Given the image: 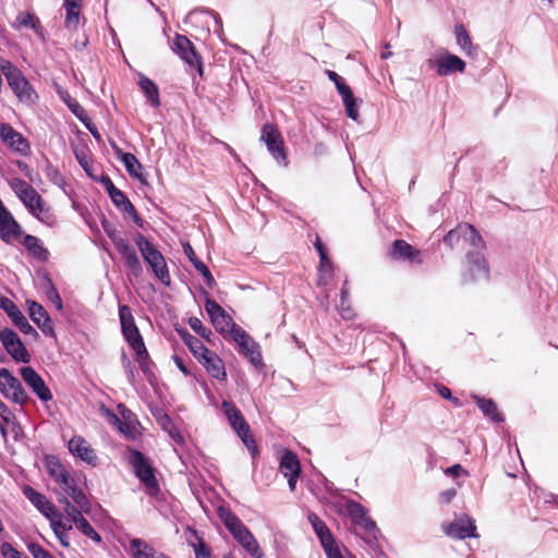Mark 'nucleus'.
Listing matches in <instances>:
<instances>
[{"label": "nucleus", "instance_id": "nucleus-1", "mask_svg": "<svg viewBox=\"0 0 558 558\" xmlns=\"http://www.w3.org/2000/svg\"><path fill=\"white\" fill-rule=\"evenodd\" d=\"M46 469L49 476L58 484L64 493L63 496H70L77 507L82 508L85 513H89L92 505L82 489L76 485L74 477L70 474L58 458L51 456L46 458Z\"/></svg>", "mask_w": 558, "mask_h": 558}, {"label": "nucleus", "instance_id": "nucleus-2", "mask_svg": "<svg viewBox=\"0 0 558 558\" xmlns=\"http://www.w3.org/2000/svg\"><path fill=\"white\" fill-rule=\"evenodd\" d=\"M222 410L229 421V424L233 430L241 438L245 447L251 452L252 457L255 458L258 454L256 442L251 435V428L245 418L243 417L240 410L230 401H222Z\"/></svg>", "mask_w": 558, "mask_h": 558}, {"label": "nucleus", "instance_id": "nucleus-3", "mask_svg": "<svg viewBox=\"0 0 558 558\" xmlns=\"http://www.w3.org/2000/svg\"><path fill=\"white\" fill-rule=\"evenodd\" d=\"M119 318L121 324V331L128 344L131 347L134 353L137 351L141 353V350L142 354L145 353L146 347L140 330L135 325L130 306L121 305L119 307Z\"/></svg>", "mask_w": 558, "mask_h": 558}, {"label": "nucleus", "instance_id": "nucleus-4", "mask_svg": "<svg viewBox=\"0 0 558 558\" xmlns=\"http://www.w3.org/2000/svg\"><path fill=\"white\" fill-rule=\"evenodd\" d=\"M444 243L451 248L459 247L461 244H468L474 248H484L482 236L469 223L459 225L456 229L450 230L444 236Z\"/></svg>", "mask_w": 558, "mask_h": 558}, {"label": "nucleus", "instance_id": "nucleus-5", "mask_svg": "<svg viewBox=\"0 0 558 558\" xmlns=\"http://www.w3.org/2000/svg\"><path fill=\"white\" fill-rule=\"evenodd\" d=\"M260 141L279 165L283 167L288 165L283 137L275 125L267 123L263 126Z\"/></svg>", "mask_w": 558, "mask_h": 558}, {"label": "nucleus", "instance_id": "nucleus-6", "mask_svg": "<svg viewBox=\"0 0 558 558\" xmlns=\"http://www.w3.org/2000/svg\"><path fill=\"white\" fill-rule=\"evenodd\" d=\"M129 462L132 465L136 477L150 490L158 489L154 469L148 459L138 450L131 449Z\"/></svg>", "mask_w": 558, "mask_h": 558}, {"label": "nucleus", "instance_id": "nucleus-7", "mask_svg": "<svg viewBox=\"0 0 558 558\" xmlns=\"http://www.w3.org/2000/svg\"><path fill=\"white\" fill-rule=\"evenodd\" d=\"M0 392L4 398L20 405L25 404L28 400L21 381L7 368L0 369Z\"/></svg>", "mask_w": 558, "mask_h": 558}, {"label": "nucleus", "instance_id": "nucleus-8", "mask_svg": "<svg viewBox=\"0 0 558 558\" xmlns=\"http://www.w3.org/2000/svg\"><path fill=\"white\" fill-rule=\"evenodd\" d=\"M428 65L434 69L439 76H446L454 72H463L465 69V62L461 58L447 51L429 59Z\"/></svg>", "mask_w": 558, "mask_h": 558}, {"label": "nucleus", "instance_id": "nucleus-9", "mask_svg": "<svg viewBox=\"0 0 558 558\" xmlns=\"http://www.w3.org/2000/svg\"><path fill=\"white\" fill-rule=\"evenodd\" d=\"M478 250L480 248H475V251H470L466 254L468 270L463 274V280L465 282L488 279L489 271L487 262L484 254Z\"/></svg>", "mask_w": 558, "mask_h": 558}, {"label": "nucleus", "instance_id": "nucleus-10", "mask_svg": "<svg viewBox=\"0 0 558 558\" xmlns=\"http://www.w3.org/2000/svg\"><path fill=\"white\" fill-rule=\"evenodd\" d=\"M171 49L190 66L197 68L199 74L203 73L201 57L186 36L177 34L171 44Z\"/></svg>", "mask_w": 558, "mask_h": 558}, {"label": "nucleus", "instance_id": "nucleus-11", "mask_svg": "<svg viewBox=\"0 0 558 558\" xmlns=\"http://www.w3.org/2000/svg\"><path fill=\"white\" fill-rule=\"evenodd\" d=\"M231 336L239 345L241 353L244 354L254 366L258 367L263 365L259 347L245 330L240 327L233 328Z\"/></svg>", "mask_w": 558, "mask_h": 558}, {"label": "nucleus", "instance_id": "nucleus-12", "mask_svg": "<svg viewBox=\"0 0 558 558\" xmlns=\"http://www.w3.org/2000/svg\"><path fill=\"white\" fill-rule=\"evenodd\" d=\"M0 341L16 362H29L31 355L15 331L9 328L1 330Z\"/></svg>", "mask_w": 558, "mask_h": 558}, {"label": "nucleus", "instance_id": "nucleus-13", "mask_svg": "<svg viewBox=\"0 0 558 558\" xmlns=\"http://www.w3.org/2000/svg\"><path fill=\"white\" fill-rule=\"evenodd\" d=\"M205 310L214 327L220 333H232L233 328H238L231 316L215 300L206 299Z\"/></svg>", "mask_w": 558, "mask_h": 558}, {"label": "nucleus", "instance_id": "nucleus-14", "mask_svg": "<svg viewBox=\"0 0 558 558\" xmlns=\"http://www.w3.org/2000/svg\"><path fill=\"white\" fill-rule=\"evenodd\" d=\"M442 529L445 534L452 538L477 537L475 521L466 514L458 517L448 524H444Z\"/></svg>", "mask_w": 558, "mask_h": 558}, {"label": "nucleus", "instance_id": "nucleus-15", "mask_svg": "<svg viewBox=\"0 0 558 558\" xmlns=\"http://www.w3.org/2000/svg\"><path fill=\"white\" fill-rule=\"evenodd\" d=\"M20 374L24 383L32 389L40 401L48 402L52 400L50 389L45 384L41 376L32 366L22 367L20 369Z\"/></svg>", "mask_w": 558, "mask_h": 558}, {"label": "nucleus", "instance_id": "nucleus-16", "mask_svg": "<svg viewBox=\"0 0 558 558\" xmlns=\"http://www.w3.org/2000/svg\"><path fill=\"white\" fill-rule=\"evenodd\" d=\"M279 471L288 480L290 490L294 492L301 474V463L298 456L290 450H286L280 458Z\"/></svg>", "mask_w": 558, "mask_h": 558}, {"label": "nucleus", "instance_id": "nucleus-17", "mask_svg": "<svg viewBox=\"0 0 558 558\" xmlns=\"http://www.w3.org/2000/svg\"><path fill=\"white\" fill-rule=\"evenodd\" d=\"M0 308L7 313L12 323L25 335L37 336V331L28 323L15 303L9 298L0 294Z\"/></svg>", "mask_w": 558, "mask_h": 558}, {"label": "nucleus", "instance_id": "nucleus-18", "mask_svg": "<svg viewBox=\"0 0 558 558\" xmlns=\"http://www.w3.org/2000/svg\"><path fill=\"white\" fill-rule=\"evenodd\" d=\"M9 185L28 211L43 199L39 193L29 183L20 178L10 180Z\"/></svg>", "mask_w": 558, "mask_h": 558}, {"label": "nucleus", "instance_id": "nucleus-19", "mask_svg": "<svg viewBox=\"0 0 558 558\" xmlns=\"http://www.w3.org/2000/svg\"><path fill=\"white\" fill-rule=\"evenodd\" d=\"M7 81L20 101L27 105L35 104L37 94L20 70Z\"/></svg>", "mask_w": 558, "mask_h": 558}, {"label": "nucleus", "instance_id": "nucleus-20", "mask_svg": "<svg viewBox=\"0 0 558 558\" xmlns=\"http://www.w3.org/2000/svg\"><path fill=\"white\" fill-rule=\"evenodd\" d=\"M22 233L20 223L14 219L13 215L5 208L0 206V239L7 243H13Z\"/></svg>", "mask_w": 558, "mask_h": 558}, {"label": "nucleus", "instance_id": "nucleus-21", "mask_svg": "<svg viewBox=\"0 0 558 558\" xmlns=\"http://www.w3.org/2000/svg\"><path fill=\"white\" fill-rule=\"evenodd\" d=\"M69 451L92 466L98 464V457L88 441L82 436H73L68 444Z\"/></svg>", "mask_w": 558, "mask_h": 558}, {"label": "nucleus", "instance_id": "nucleus-22", "mask_svg": "<svg viewBox=\"0 0 558 558\" xmlns=\"http://www.w3.org/2000/svg\"><path fill=\"white\" fill-rule=\"evenodd\" d=\"M0 137L14 151L21 155H27L29 153V144L26 138L10 124H0Z\"/></svg>", "mask_w": 558, "mask_h": 558}, {"label": "nucleus", "instance_id": "nucleus-23", "mask_svg": "<svg viewBox=\"0 0 558 558\" xmlns=\"http://www.w3.org/2000/svg\"><path fill=\"white\" fill-rule=\"evenodd\" d=\"M22 492L31 504L47 519L57 515V507L44 494L28 485H25Z\"/></svg>", "mask_w": 558, "mask_h": 558}, {"label": "nucleus", "instance_id": "nucleus-24", "mask_svg": "<svg viewBox=\"0 0 558 558\" xmlns=\"http://www.w3.org/2000/svg\"><path fill=\"white\" fill-rule=\"evenodd\" d=\"M144 260L150 266L154 275L165 284L170 286L171 279L169 275V270L167 267V263L162 254L155 248L146 256L143 257Z\"/></svg>", "mask_w": 558, "mask_h": 558}, {"label": "nucleus", "instance_id": "nucleus-25", "mask_svg": "<svg viewBox=\"0 0 558 558\" xmlns=\"http://www.w3.org/2000/svg\"><path fill=\"white\" fill-rule=\"evenodd\" d=\"M198 362L204 366L206 372L217 380H226L227 373L223 361L218 356L217 353L209 350L205 353Z\"/></svg>", "mask_w": 558, "mask_h": 558}, {"label": "nucleus", "instance_id": "nucleus-26", "mask_svg": "<svg viewBox=\"0 0 558 558\" xmlns=\"http://www.w3.org/2000/svg\"><path fill=\"white\" fill-rule=\"evenodd\" d=\"M111 147L116 157L124 165L126 172L131 178L138 179L143 182L142 165L138 159L131 153H124L116 143H111Z\"/></svg>", "mask_w": 558, "mask_h": 558}, {"label": "nucleus", "instance_id": "nucleus-27", "mask_svg": "<svg viewBox=\"0 0 558 558\" xmlns=\"http://www.w3.org/2000/svg\"><path fill=\"white\" fill-rule=\"evenodd\" d=\"M114 247L124 257L126 267L131 270V272L135 277L141 276L143 272V267L135 248L125 239L119 241L118 245Z\"/></svg>", "mask_w": 558, "mask_h": 558}, {"label": "nucleus", "instance_id": "nucleus-28", "mask_svg": "<svg viewBox=\"0 0 558 558\" xmlns=\"http://www.w3.org/2000/svg\"><path fill=\"white\" fill-rule=\"evenodd\" d=\"M28 313L32 320L45 335H53V327L46 310L36 301H27Z\"/></svg>", "mask_w": 558, "mask_h": 558}, {"label": "nucleus", "instance_id": "nucleus-29", "mask_svg": "<svg viewBox=\"0 0 558 558\" xmlns=\"http://www.w3.org/2000/svg\"><path fill=\"white\" fill-rule=\"evenodd\" d=\"M112 203L123 213L134 211V206L126 197V195L114 186L113 182L107 177L102 181Z\"/></svg>", "mask_w": 558, "mask_h": 558}, {"label": "nucleus", "instance_id": "nucleus-30", "mask_svg": "<svg viewBox=\"0 0 558 558\" xmlns=\"http://www.w3.org/2000/svg\"><path fill=\"white\" fill-rule=\"evenodd\" d=\"M233 537L252 557H264L256 538L247 527L236 533Z\"/></svg>", "mask_w": 558, "mask_h": 558}, {"label": "nucleus", "instance_id": "nucleus-31", "mask_svg": "<svg viewBox=\"0 0 558 558\" xmlns=\"http://www.w3.org/2000/svg\"><path fill=\"white\" fill-rule=\"evenodd\" d=\"M65 9L64 26L70 31H75L80 24L82 0H64Z\"/></svg>", "mask_w": 558, "mask_h": 558}, {"label": "nucleus", "instance_id": "nucleus-32", "mask_svg": "<svg viewBox=\"0 0 558 558\" xmlns=\"http://www.w3.org/2000/svg\"><path fill=\"white\" fill-rule=\"evenodd\" d=\"M12 27L17 31L22 28H32L38 36L43 37V27L39 19L28 12H20L15 22L12 24Z\"/></svg>", "mask_w": 558, "mask_h": 558}, {"label": "nucleus", "instance_id": "nucleus-33", "mask_svg": "<svg viewBox=\"0 0 558 558\" xmlns=\"http://www.w3.org/2000/svg\"><path fill=\"white\" fill-rule=\"evenodd\" d=\"M483 414L494 422H502V415L497 411V405L492 399H486L477 395L472 396Z\"/></svg>", "mask_w": 558, "mask_h": 558}, {"label": "nucleus", "instance_id": "nucleus-34", "mask_svg": "<svg viewBox=\"0 0 558 558\" xmlns=\"http://www.w3.org/2000/svg\"><path fill=\"white\" fill-rule=\"evenodd\" d=\"M454 35L458 46L470 57L477 53V47L473 45L472 39L463 25H456Z\"/></svg>", "mask_w": 558, "mask_h": 558}, {"label": "nucleus", "instance_id": "nucleus-35", "mask_svg": "<svg viewBox=\"0 0 558 558\" xmlns=\"http://www.w3.org/2000/svg\"><path fill=\"white\" fill-rule=\"evenodd\" d=\"M219 518L221 519L222 523L227 527V530L234 536L236 533L241 532L242 530L246 529L244 523L230 510L220 508L219 509Z\"/></svg>", "mask_w": 558, "mask_h": 558}, {"label": "nucleus", "instance_id": "nucleus-36", "mask_svg": "<svg viewBox=\"0 0 558 558\" xmlns=\"http://www.w3.org/2000/svg\"><path fill=\"white\" fill-rule=\"evenodd\" d=\"M138 84L149 104L155 108L158 107L160 105V98L157 85L144 75H141Z\"/></svg>", "mask_w": 558, "mask_h": 558}, {"label": "nucleus", "instance_id": "nucleus-37", "mask_svg": "<svg viewBox=\"0 0 558 558\" xmlns=\"http://www.w3.org/2000/svg\"><path fill=\"white\" fill-rule=\"evenodd\" d=\"M23 245L36 258L40 260H46L48 258L49 252L43 246L40 240L37 236L26 234L23 239Z\"/></svg>", "mask_w": 558, "mask_h": 558}, {"label": "nucleus", "instance_id": "nucleus-38", "mask_svg": "<svg viewBox=\"0 0 558 558\" xmlns=\"http://www.w3.org/2000/svg\"><path fill=\"white\" fill-rule=\"evenodd\" d=\"M29 213L37 218L39 221L47 226H52L56 222L54 216L50 210V207L47 206L46 202L41 199L38 205L31 208Z\"/></svg>", "mask_w": 558, "mask_h": 558}, {"label": "nucleus", "instance_id": "nucleus-39", "mask_svg": "<svg viewBox=\"0 0 558 558\" xmlns=\"http://www.w3.org/2000/svg\"><path fill=\"white\" fill-rule=\"evenodd\" d=\"M391 254L396 258L412 260L418 254L410 244L403 240H397L392 244Z\"/></svg>", "mask_w": 558, "mask_h": 558}, {"label": "nucleus", "instance_id": "nucleus-40", "mask_svg": "<svg viewBox=\"0 0 558 558\" xmlns=\"http://www.w3.org/2000/svg\"><path fill=\"white\" fill-rule=\"evenodd\" d=\"M182 339L197 361L201 360L202 356L209 351V349L206 348L204 343L193 335L185 332L183 333Z\"/></svg>", "mask_w": 558, "mask_h": 558}, {"label": "nucleus", "instance_id": "nucleus-41", "mask_svg": "<svg viewBox=\"0 0 558 558\" xmlns=\"http://www.w3.org/2000/svg\"><path fill=\"white\" fill-rule=\"evenodd\" d=\"M58 501L63 506V510L66 514V519L75 524L80 518H83L85 512L82 508L74 506L66 496H60Z\"/></svg>", "mask_w": 558, "mask_h": 558}, {"label": "nucleus", "instance_id": "nucleus-42", "mask_svg": "<svg viewBox=\"0 0 558 558\" xmlns=\"http://www.w3.org/2000/svg\"><path fill=\"white\" fill-rule=\"evenodd\" d=\"M332 275V264L328 256L319 258V278L318 284L326 286Z\"/></svg>", "mask_w": 558, "mask_h": 558}, {"label": "nucleus", "instance_id": "nucleus-43", "mask_svg": "<svg viewBox=\"0 0 558 558\" xmlns=\"http://www.w3.org/2000/svg\"><path fill=\"white\" fill-rule=\"evenodd\" d=\"M78 531H81L86 537L90 538L95 543H101V536L95 531L89 522L83 517L74 524Z\"/></svg>", "mask_w": 558, "mask_h": 558}, {"label": "nucleus", "instance_id": "nucleus-44", "mask_svg": "<svg viewBox=\"0 0 558 558\" xmlns=\"http://www.w3.org/2000/svg\"><path fill=\"white\" fill-rule=\"evenodd\" d=\"M136 361L140 365V368L142 369L143 374L145 375L146 379L151 381L154 377V373L151 369V361L149 360V354L147 349H145V353L142 354L138 351L135 352Z\"/></svg>", "mask_w": 558, "mask_h": 558}, {"label": "nucleus", "instance_id": "nucleus-45", "mask_svg": "<svg viewBox=\"0 0 558 558\" xmlns=\"http://www.w3.org/2000/svg\"><path fill=\"white\" fill-rule=\"evenodd\" d=\"M191 533L197 539V543H191L194 549L195 558H211V553L206 543L198 536L197 531L190 529Z\"/></svg>", "mask_w": 558, "mask_h": 558}, {"label": "nucleus", "instance_id": "nucleus-46", "mask_svg": "<svg viewBox=\"0 0 558 558\" xmlns=\"http://www.w3.org/2000/svg\"><path fill=\"white\" fill-rule=\"evenodd\" d=\"M345 509L353 523L357 522L367 514V510L361 504L354 500H347Z\"/></svg>", "mask_w": 558, "mask_h": 558}, {"label": "nucleus", "instance_id": "nucleus-47", "mask_svg": "<svg viewBox=\"0 0 558 558\" xmlns=\"http://www.w3.org/2000/svg\"><path fill=\"white\" fill-rule=\"evenodd\" d=\"M49 520L52 531H62L69 533V531H71L73 527V523L65 519L58 510L57 515L51 517Z\"/></svg>", "mask_w": 558, "mask_h": 558}, {"label": "nucleus", "instance_id": "nucleus-48", "mask_svg": "<svg viewBox=\"0 0 558 558\" xmlns=\"http://www.w3.org/2000/svg\"><path fill=\"white\" fill-rule=\"evenodd\" d=\"M64 102L68 105L70 111L83 123L88 121L87 113L85 109L73 98L64 99Z\"/></svg>", "mask_w": 558, "mask_h": 558}, {"label": "nucleus", "instance_id": "nucleus-49", "mask_svg": "<svg viewBox=\"0 0 558 558\" xmlns=\"http://www.w3.org/2000/svg\"><path fill=\"white\" fill-rule=\"evenodd\" d=\"M117 427L129 439H136L140 434L137 424L132 422L121 421Z\"/></svg>", "mask_w": 558, "mask_h": 558}, {"label": "nucleus", "instance_id": "nucleus-50", "mask_svg": "<svg viewBox=\"0 0 558 558\" xmlns=\"http://www.w3.org/2000/svg\"><path fill=\"white\" fill-rule=\"evenodd\" d=\"M46 294L49 301H51L58 311H62L63 304L60 294L50 279H47Z\"/></svg>", "mask_w": 558, "mask_h": 558}, {"label": "nucleus", "instance_id": "nucleus-51", "mask_svg": "<svg viewBox=\"0 0 558 558\" xmlns=\"http://www.w3.org/2000/svg\"><path fill=\"white\" fill-rule=\"evenodd\" d=\"M357 527L362 529L369 536L375 537L378 532L376 523L368 517L364 515L361 520L354 523Z\"/></svg>", "mask_w": 558, "mask_h": 558}, {"label": "nucleus", "instance_id": "nucleus-52", "mask_svg": "<svg viewBox=\"0 0 558 558\" xmlns=\"http://www.w3.org/2000/svg\"><path fill=\"white\" fill-rule=\"evenodd\" d=\"M357 527L362 529L369 536L375 537L378 532L376 523L368 517L364 515L361 520L354 523Z\"/></svg>", "mask_w": 558, "mask_h": 558}, {"label": "nucleus", "instance_id": "nucleus-53", "mask_svg": "<svg viewBox=\"0 0 558 558\" xmlns=\"http://www.w3.org/2000/svg\"><path fill=\"white\" fill-rule=\"evenodd\" d=\"M101 226L106 232V234L109 236L113 245H118L119 241L124 240V238L121 235V233L114 228L112 223H110L108 220H104L101 222Z\"/></svg>", "mask_w": 558, "mask_h": 558}, {"label": "nucleus", "instance_id": "nucleus-54", "mask_svg": "<svg viewBox=\"0 0 558 558\" xmlns=\"http://www.w3.org/2000/svg\"><path fill=\"white\" fill-rule=\"evenodd\" d=\"M27 549L33 558H54L48 550L40 544L32 542L27 544Z\"/></svg>", "mask_w": 558, "mask_h": 558}, {"label": "nucleus", "instance_id": "nucleus-55", "mask_svg": "<svg viewBox=\"0 0 558 558\" xmlns=\"http://www.w3.org/2000/svg\"><path fill=\"white\" fill-rule=\"evenodd\" d=\"M135 244L143 257L156 248L142 233L136 234Z\"/></svg>", "mask_w": 558, "mask_h": 558}, {"label": "nucleus", "instance_id": "nucleus-56", "mask_svg": "<svg viewBox=\"0 0 558 558\" xmlns=\"http://www.w3.org/2000/svg\"><path fill=\"white\" fill-rule=\"evenodd\" d=\"M0 554L3 558H28L15 549L10 543L4 542L0 545Z\"/></svg>", "mask_w": 558, "mask_h": 558}, {"label": "nucleus", "instance_id": "nucleus-57", "mask_svg": "<svg viewBox=\"0 0 558 558\" xmlns=\"http://www.w3.org/2000/svg\"><path fill=\"white\" fill-rule=\"evenodd\" d=\"M189 325L198 336L206 339L209 338L211 331L208 328H206L201 322V319H198L197 317H191L189 319Z\"/></svg>", "mask_w": 558, "mask_h": 558}, {"label": "nucleus", "instance_id": "nucleus-58", "mask_svg": "<svg viewBox=\"0 0 558 558\" xmlns=\"http://www.w3.org/2000/svg\"><path fill=\"white\" fill-rule=\"evenodd\" d=\"M342 101L345 107V112H347L348 117L350 119H352L353 121H357L360 113H359L356 99L354 98V96L350 97L348 100H342Z\"/></svg>", "mask_w": 558, "mask_h": 558}, {"label": "nucleus", "instance_id": "nucleus-59", "mask_svg": "<svg viewBox=\"0 0 558 558\" xmlns=\"http://www.w3.org/2000/svg\"><path fill=\"white\" fill-rule=\"evenodd\" d=\"M307 520L315 531L316 535L322 534L328 526L326 523L314 512L308 513Z\"/></svg>", "mask_w": 558, "mask_h": 558}, {"label": "nucleus", "instance_id": "nucleus-60", "mask_svg": "<svg viewBox=\"0 0 558 558\" xmlns=\"http://www.w3.org/2000/svg\"><path fill=\"white\" fill-rule=\"evenodd\" d=\"M121 360H122V366L126 374L128 380L130 384L133 385L135 383V367L132 364L131 360L126 356L125 353L122 354Z\"/></svg>", "mask_w": 558, "mask_h": 558}, {"label": "nucleus", "instance_id": "nucleus-61", "mask_svg": "<svg viewBox=\"0 0 558 558\" xmlns=\"http://www.w3.org/2000/svg\"><path fill=\"white\" fill-rule=\"evenodd\" d=\"M317 537L319 538L324 550H327V548H332L336 546L333 536L328 527L325 529V531L322 534L317 535Z\"/></svg>", "mask_w": 558, "mask_h": 558}, {"label": "nucleus", "instance_id": "nucleus-62", "mask_svg": "<svg viewBox=\"0 0 558 558\" xmlns=\"http://www.w3.org/2000/svg\"><path fill=\"white\" fill-rule=\"evenodd\" d=\"M0 71L5 76V78L9 80V77L13 76V74H15L19 69L9 60L0 59Z\"/></svg>", "mask_w": 558, "mask_h": 558}, {"label": "nucleus", "instance_id": "nucleus-63", "mask_svg": "<svg viewBox=\"0 0 558 558\" xmlns=\"http://www.w3.org/2000/svg\"><path fill=\"white\" fill-rule=\"evenodd\" d=\"M183 252L186 255V257L189 258V260L193 264L195 269L198 270V267H199L198 265L204 264V263L201 259H198V257L196 256V254L190 243L183 244Z\"/></svg>", "mask_w": 558, "mask_h": 558}, {"label": "nucleus", "instance_id": "nucleus-64", "mask_svg": "<svg viewBox=\"0 0 558 558\" xmlns=\"http://www.w3.org/2000/svg\"><path fill=\"white\" fill-rule=\"evenodd\" d=\"M47 177L51 180V182H53V184H56L58 186H62L64 184L63 177L60 174V172L57 169H54L52 167H48Z\"/></svg>", "mask_w": 558, "mask_h": 558}]
</instances>
